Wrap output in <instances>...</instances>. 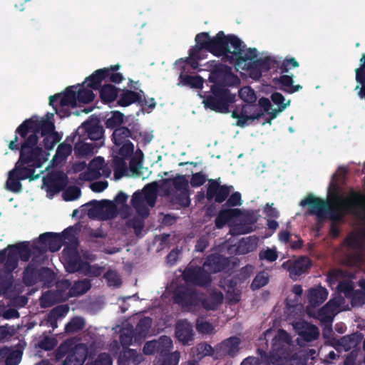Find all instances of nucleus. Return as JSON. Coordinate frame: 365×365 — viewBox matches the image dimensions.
I'll return each instance as SVG.
<instances>
[{"label": "nucleus", "instance_id": "obj_1", "mask_svg": "<svg viewBox=\"0 0 365 365\" xmlns=\"http://www.w3.org/2000/svg\"><path fill=\"white\" fill-rule=\"evenodd\" d=\"M330 187H333L334 196L337 201L334 206L312 194L308 195L300 202L301 206L309 207V215L317 217L319 229V224L327 218L333 222H341L346 214H356L360 208H365V195L351 190L350 196L344 197L339 194L338 186L333 182L330 183Z\"/></svg>", "mask_w": 365, "mask_h": 365}, {"label": "nucleus", "instance_id": "obj_2", "mask_svg": "<svg viewBox=\"0 0 365 365\" xmlns=\"http://www.w3.org/2000/svg\"><path fill=\"white\" fill-rule=\"evenodd\" d=\"M19 150V158L16 165L21 168L29 169L31 175H35L36 169L41 168L48 160L49 153L43 150L41 147L38 146V136L35 134H30L24 138Z\"/></svg>", "mask_w": 365, "mask_h": 365}, {"label": "nucleus", "instance_id": "obj_3", "mask_svg": "<svg viewBox=\"0 0 365 365\" xmlns=\"http://www.w3.org/2000/svg\"><path fill=\"white\" fill-rule=\"evenodd\" d=\"M161 189L163 195L169 197L172 204L184 208L190 206L189 182L185 175L178 174L164 179Z\"/></svg>", "mask_w": 365, "mask_h": 365}, {"label": "nucleus", "instance_id": "obj_4", "mask_svg": "<svg viewBox=\"0 0 365 365\" xmlns=\"http://www.w3.org/2000/svg\"><path fill=\"white\" fill-rule=\"evenodd\" d=\"M14 139L11 140L9 148L11 150H19V145L18 143L19 135L21 138L28 137L29 133L35 134L38 136L40 133L41 136L51 135L52 133H58L55 131L54 123L48 119L38 120L36 116H33L26 119L16 130Z\"/></svg>", "mask_w": 365, "mask_h": 365}, {"label": "nucleus", "instance_id": "obj_5", "mask_svg": "<svg viewBox=\"0 0 365 365\" xmlns=\"http://www.w3.org/2000/svg\"><path fill=\"white\" fill-rule=\"evenodd\" d=\"M240 39L235 35L225 34L220 31L215 36L212 37L210 53L217 57H221L225 62L230 63L232 60V51L239 47Z\"/></svg>", "mask_w": 365, "mask_h": 365}, {"label": "nucleus", "instance_id": "obj_6", "mask_svg": "<svg viewBox=\"0 0 365 365\" xmlns=\"http://www.w3.org/2000/svg\"><path fill=\"white\" fill-rule=\"evenodd\" d=\"M210 91L212 93L203 101L205 107L217 113H228L230 104L235 101L236 95L223 86H211Z\"/></svg>", "mask_w": 365, "mask_h": 365}, {"label": "nucleus", "instance_id": "obj_7", "mask_svg": "<svg viewBox=\"0 0 365 365\" xmlns=\"http://www.w3.org/2000/svg\"><path fill=\"white\" fill-rule=\"evenodd\" d=\"M7 260L4 264L5 272L8 274H12L18 267L19 259L27 262L31 257V251L29 242H21L16 245H10L7 247Z\"/></svg>", "mask_w": 365, "mask_h": 365}, {"label": "nucleus", "instance_id": "obj_8", "mask_svg": "<svg viewBox=\"0 0 365 365\" xmlns=\"http://www.w3.org/2000/svg\"><path fill=\"white\" fill-rule=\"evenodd\" d=\"M210 73L209 75V81L213 83L212 86H231L234 81L237 80V77L235 75L231 67L224 65L220 62L213 61L210 64Z\"/></svg>", "mask_w": 365, "mask_h": 365}, {"label": "nucleus", "instance_id": "obj_9", "mask_svg": "<svg viewBox=\"0 0 365 365\" xmlns=\"http://www.w3.org/2000/svg\"><path fill=\"white\" fill-rule=\"evenodd\" d=\"M205 267L187 266L182 272V279L187 284L200 287H207L212 282L210 273L205 270Z\"/></svg>", "mask_w": 365, "mask_h": 365}, {"label": "nucleus", "instance_id": "obj_10", "mask_svg": "<svg viewBox=\"0 0 365 365\" xmlns=\"http://www.w3.org/2000/svg\"><path fill=\"white\" fill-rule=\"evenodd\" d=\"M346 246L351 250L345 255V263L350 267H356L363 262L364 243L356 234H350L344 240Z\"/></svg>", "mask_w": 365, "mask_h": 365}, {"label": "nucleus", "instance_id": "obj_11", "mask_svg": "<svg viewBox=\"0 0 365 365\" xmlns=\"http://www.w3.org/2000/svg\"><path fill=\"white\" fill-rule=\"evenodd\" d=\"M234 190L232 185H221L220 178L209 179L207 185L206 198L209 202L221 204Z\"/></svg>", "mask_w": 365, "mask_h": 365}, {"label": "nucleus", "instance_id": "obj_12", "mask_svg": "<svg viewBox=\"0 0 365 365\" xmlns=\"http://www.w3.org/2000/svg\"><path fill=\"white\" fill-rule=\"evenodd\" d=\"M78 241L69 244L63 250V256L66 262V270L70 273L82 270L85 267L89 266L88 262L81 259L78 250Z\"/></svg>", "mask_w": 365, "mask_h": 365}, {"label": "nucleus", "instance_id": "obj_13", "mask_svg": "<svg viewBox=\"0 0 365 365\" xmlns=\"http://www.w3.org/2000/svg\"><path fill=\"white\" fill-rule=\"evenodd\" d=\"M289 341V336L288 334L284 330H279L278 335L272 339L273 353L268 355L265 351L260 349H257L262 359L261 364L271 365V364H276L278 361L277 356L282 354V348L284 344H288Z\"/></svg>", "mask_w": 365, "mask_h": 365}, {"label": "nucleus", "instance_id": "obj_14", "mask_svg": "<svg viewBox=\"0 0 365 365\" xmlns=\"http://www.w3.org/2000/svg\"><path fill=\"white\" fill-rule=\"evenodd\" d=\"M39 175V174H36V176L31 175V172L29 169L21 168L15 165L14 168L9 172L6 187L12 192H20L22 190L21 180L26 179H29L30 181L38 179Z\"/></svg>", "mask_w": 365, "mask_h": 365}, {"label": "nucleus", "instance_id": "obj_15", "mask_svg": "<svg viewBox=\"0 0 365 365\" xmlns=\"http://www.w3.org/2000/svg\"><path fill=\"white\" fill-rule=\"evenodd\" d=\"M68 184V177L63 171H55L48 173L43 178V186L46 187L48 194L54 195L66 187Z\"/></svg>", "mask_w": 365, "mask_h": 365}, {"label": "nucleus", "instance_id": "obj_16", "mask_svg": "<svg viewBox=\"0 0 365 365\" xmlns=\"http://www.w3.org/2000/svg\"><path fill=\"white\" fill-rule=\"evenodd\" d=\"M173 302L182 308H190L198 304V294L196 290L182 286L174 291Z\"/></svg>", "mask_w": 365, "mask_h": 365}, {"label": "nucleus", "instance_id": "obj_17", "mask_svg": "<svg viewBox=\"0 0 365 365\" xmlns=\"http://www.w3.org/2000/svg\"><path fill=\"white\" fill-rule=\"evenodd\" d=\"M279 69V61L271 58L265 57L256 59L249 64L247 70L254 78H259L262 72L269 71L271 69Z\"/></svg>", "mask_w": 365, "mask_h": 365}, {"label": "nucleus", "instance_id": "obj_18", "mask_svg": "<svg viewBox=\"0 0 365 365\" xmlns=\"http://www.w3.org/2000/svg\"><path fill=\"white\" fill-rule=\"evenodd\" d=\"M246 45L240 40L239 47H237L232 51V60L230 61V64L237 66H241L242 64H247V67L251 62L255 61L257 56V49L255 48H250L245 52Z\"/></svg>", "mask_w": 365, "mask_h": 365}, {"label": "nucleus", "instance_id": "obj_19", "mask_svg": "<svg viewBox=\"0 0 365 365\" xmlns=\"http://www.w3.org/2000/svg\"><path fill=\"white\" fill-rule=\"evenodd\" d=\"M230 265V258L218 253L207 255L203 263V267L207 268L208 272L210 274L222 272L229 268Z\"/></svg>", "mask_w": 365, "mask_h": 365}, {"label": "nucleus", "instance_id": "obj_20", "mask_svg": "<svg viewBox=\"0 0 365 365\" xmlns=\"http://www.w3.org/2000/svg\"><path fill=\"white\" fill-rule=\"evenodd\" d=\"M240 340L238 337H230L215 346V358H223L227 356L235 357L239 351Z\"/></svg>", "mask_w": 365, "mask_h": 365}, {"label": "nucleus", "instance_id": "obj_21", "mask_svg": "<svg viewBox=\"0 0 365 365\" xmlns=\"http://www.w3.org/2000/svg\"><path fill=\"white\" fill-rule=\"evenodd\" d=\"M175 335L183 345H188L194 340L193 327L187 319H180L175 324Z\"/></svg>", "mask_w": 365, "mask_h": 365}, {"label": "nucleus", "instance_id": "obj_22", "mask_svg": "<svg viewBox=\"0 0 365 365\" xmlns=\"http://www.w3.org/2000/svg\"><path fill=\"white\" fill-rule=\"evenodd\" d=\"M138 135H141V132L139 131L138 128L135 129V125L131 128H128L126 126H121L113 130L112 140L115 145L120 146L125 142L129 140V138H131L133 140H137Z\"/></svg>", "mask_w": 365, "mask_h": 365}, {"label": "nucleus", "instance_id": "obj_23", "mask_svg": "<svg viewBox=\"0 0 365 365\" xmlns=\"http://www.w3.org/2000/svg\"><path fill=\"white\" fill-rule=\"evenodd\" d=\"M38 242L43 246V250L48 247L51 252L58 251L62 245V236L59 233L44 232L39 235Z\"/></svg>", "mask_w": 365, "mask_h": 365}, {"label": "nucleus", "instance_id": "obj_24", "mask_svg": "<svg viewBox=\"0 0 365 365\" xmlns=\"http://www.w3.org/2000/svg\"><path fill=\"white\" fill-rule=\"evenodd\" d=\"M104 160L102 157L95 158L91 162V166L87 171L80 174L79 178L84 181H92L98 179L101 176L102 167L103 166Z\"/></svg>", "mask_w": 365, "mask_h": 365}, {"label": "nucleus", "instance_id": "obj_25", "mask_svg": "<svg viewBox=\"0 0 365 365\" xmlns=\"http://www.w3.org/2000/svg\"><path fill=\"white\" fill-rule=\"evenodd\" d=\"M88 138L92 140H100L103 136L104 130L97 118H91L82 124Z\"/></svg>", "mask_w": 365, "mask_h": 365}, {"label": "nucleus", "instance_id": "obj_26", "mask_svg": "<svg viewBox=\"0 0 365 365\" xmlns=\"http://www.w3.org/2000/svg\"><path fill=\"white\" fill-rule=\"evenodd\" d=\"M242 214V211L239 208H223L215 220V227L218 229L222 228L227 222L241 217Z\"/></svg>", "mask_w": 365, "mask_h": 365}, {"label": "nucleus", "instance_id": "obj_27", "mask_svg": "<svg viewBox=\"0 0 365 365\" xmlns=\"http://www.w3.org/2000/svg\"><path fill=\"white\" fill-rule=\"evenodd\" d=\"M242 214V211L239 208H223L215 220V227L218 229L222 228L227 222L241 217Z\"/></svg>", "mask_w": 365, "mask_h": 365}, {"label": "nucleus", "instance_id": "obj_28", "mask_svg": "<svg viewBox=\"0 0 365 365\" xmlns=\"http://www.w3.org/2000/svg\"><path fill=\"white\" fill-rule=\"evenodd\" d=\"M242 214V211L239 208H223L215 220V227L218 229L222 228L227 222L241 217Z\"/></svg>", "mask_w": 365, "mask_h": 365}, {"label": "nucleus", "instance_id": "obj_29", "mask_svg": "<svg viewBox=\"0 0 365 365\" xmlns=\"http://www.w3.org/2000/svg\"><path fill=\"white\" fill-rule=\"evenodd\" d=\"M90 203L93 205L98 212L101 211L103 208L106 209L102 216L103 220L113 219L118 215L117 205L113 201L109 200H102L101 201L93 200Z\"/></svg>", "mask_w": 365, "mask_h": 365}, {"label": "nucleus", "instance_id": "obj_30", "mask_svg": "<svg viewBox=\"0 0 365 365\" xmlns=\"http://www.w3.org/2000/svg\"><path fill=\"white\" fill-rule=\"evenodd\" d=\"M328 294L327 289L320 285L310 288L307 293L309 305L312 307H319L327 299Z\"/></svg>", "mask_w": 365, "mask_h": 365}, {"label": "nucleus", "instance_id": "obj_31", "mask_svg": "<svg viewBox=\"0 0 365 365\" xmlns=\"http://www.w3.org/2000/svg\"><path fill=\"white\" fill-rule=\"evenodd\" d=\"M143 91L140 90L139 92H135L131 90L125 89L119 96L117 101L118 106L122 107H127L133 103L143 102Z\"/></svg>", "mask_w": 365, "mask_h": 365}, {"label": "nucleus", "instance_id": "obj_32", "mask_svg": "<svg viewBox=\"0 0 365 365\" xmlns=\"http://www.w3.org/2000/svg\"><path fill=\"white\" fill-rule=\"evenodd\" d=\"M311 266L312 262L307 257H300L289 265L288 272L292 278H296L306 272Z\"/></svg>", "mask_w": 365, "mask_h": 365}, {"label": "nucleus", "instance_id": "obj_33", "mask_svg": "<svg viewBox=\"0 0 365 365\" xmlns=\"http://www.w3.org/2000/svg\"><path fill=\"white\" fill-rule=\"evenodd\" d=\"M212 37L207 32L199 33L195 36V46L190 48L191 56H195L197 53H200L202 50L210 52Z\"/></svg>", "mask_w": 365, "mask_h": 365}, {"label": "nucleus", "instance_id": "obj_34", "mask_svg": "<svg viewBox=\"0 0 365 365\" xmlns=\"http://www.w3.org/2000/svg\"><path fill=\"white\" fill-rule=\"evenodd\" d=\"M143 360L142 355L135 349L120 351L118 359V365H138Z\"/></svg>", "mask_w": 365, "mask_h": 365}, {"label": "nucleus", "instance_id": "obj_35", "mask_svg": "<svg viewBox=\"0 0 365 365\" xmlns=\"http://www.w3.org/2000/svg\"><path fill=\"white\" fill-rule=\"evenodd\" d=\"M239 96L240 98L245 102L247 103V105H245L244 106H247V108H249L250 111L252 110L259 109L255 102L257 101V96L255 91L250 86H244L239 90Z\"/></svg>", "mask_w": 365, "mask_h": 365}, {"label": "nucleus", "instance_id": "obj_36", "mask_svg": "<svg viewBox=\"0 0 365 365\" xmlns=\"http://www.w3.org/2000/svg\"><path fill=\"white\" fill-rule=\"evenodd\" d=\"M263 115V112L259 109L250 111L249 108H247V106H242L240 117L237 119V125L240 127H245L247 125L249 120H258Z\"/></svg>", "mask_w": 365, "mask_h": 365}, {"label": "nucleus", "instance_id": "obj_37", "mask_svg": "<svg viewBox=\"0 0 365 365\" xmlns=\"http://www.w3.org/2000/svg\"><path fill=\"white\" fill-rule=\"evenodd\" d=\"M108 72V71L103 68L98 69L85 79L83 84L86 83L87 87L94 90L99 89L101 87L102 81L106 79V73Z\"/></svg>", "mask_w": 365, "mask_h": 365}, {"label": "nucleus", "instance_id": "obj_38", "mask_svg": "<svg viewBox=\"0 0 365 365\" xmlns=\"http://www.w3.org/2000/svg\"><path fill=\"white\" fill-rule=\"evenodd\" d=\"M223 294L221 292H212L208 297L203 299L202 306L206 310H216L223 302Z\"/></svg>", "mask_w": 365, "mask_h": 365}, {"label": "nucleus", "instance_id": "obj_39", "mask_svg": "<svg viewBox=\"0 0 365 365\" xmlns=\"http://www.w3.org/2000/svg\"><path fill=\"white\" fill-rule=\"evenodd\" d=\"M78 86H70L67 88L64 93H60V106H71L75 108L76 106L77 97H76V89Z\"/></svg>", "mask_w": 365, "mask_h": 365}, {"label": "nucleus", "instance_id": "obj_40", "mask_svg": "<svg viewBox=\"0 0 365 365\" xmlns=\"http://www.w3.org/2000/svg\"><path fill=\"white\" fill-rule=\"evenodd\" d=\"M274 81L281 86L280 89L288 93H294L302 88L300 85L293 86V78L288 75H282Z\"/></svg>", "mask_w": 365, "mask_h": 365}, {"label": "nucleus", "instance_id": "obj_41", "mask_svg": "<svg viewBox=\"0 0 365 365\" xmlns=\"http://www.w3.org/2000/svg\"><path fill=\"white\" fill-rule=\"evenodd\" d=\"M258 105L263 113L265 112L269 115H271V119L277 118V115L283 111L287 107V104H283L279 106L277 108L272 109V103L267 98L262 97L258 101Z\"/></svg>", "mask_w": 365, "mask_h": 365}, {"label": "nucleus", "instance_id": "obj_42", "mask_svg": "<svg viewBox=\"0 0 365 365\" xmlns=\"http://www.w3.org/2000/svg\"><path fill=\"white\" fill-rule=\"evenodd\" d=\"M86 359V354L84 350H80L77 348L69 352L64 361L63 365H83Z\"/></svg>", "mask_w": 365, "mask_h": 365}, {"label": "nucleus", "instance_id": "obj_43", "mask_svg": "<svg viewBox=\"0 0 365 365\" xmlns=\"http://www.w3.org/2000/svg\"><path fill=\"white\" fill-rule=\"evenodd\" d=\"M119 89L112 84H106L101 87L100 98L103 103L113 102L118 96Z\"/></svg>", "mask_w": 365, "mask_h": 365}, {"label": "nucleus", "instance_id": "obj_44", "mask_svg": "<svg viewBox=\"0 0 365 365\" xmlns=\"http://www.w3.org/2000/svg\"><path fill=\"white\" fill-rule=\"evenodd\" d=\"M334 306L331 301L328 302L324 307L317 312V318L322 323L331 325L333 321Z\"/></svg>", "mask_w": 365, "mask_h": 365}, {"label": "nucleus", "instance_id": "obj_45", "mask_svg": "<svg viewBox=\"0 0 365 365\" xmlns=\"http://www.w3.org/2000/svg\"><path fill=\"white\" fill-rule=\"evenodd\" d=\"M157 183H151L146 185L143 190V195L144 200L146 201L148 205L153 207L155 206L158 194H157Z\"/></svg>", "mask_w": 365, "mask_h": 365}, {"label": "nucleus", "instance_id": "obj_46", "mask_svg": "<svg viewBox=\"0 0 365 365\" xmlns=\"http://www.w3.org/2000/svg\"><path fill=\"white\" fill-rule=\"evenodd\" d=\"M152 319L149 317H144L141 318L138 322L134 333L136 336L145 338L151 327Z\"/></svg>", "mask_w": 365, "mask_h": 365}, {"label": "nucleus", "instance_id": "obj_47", "mask_svg": "<svg viewBox=\"0 0 365 365\" xmlns=\"http://www.w3.org/2000/svg\"><path fill=\"white\" fill-rule=\"evenodd\" d=\"M359 341L360 338L359 335L354 333L341 337L338 340L337 344L339 346H341L346 351H347L356 347Z\"/></svg>", "mask_w": 365, "mask_h": 365}, {"label": "nucleus", "instance_id": "obj_48", "mask_svg": "<svg viewBox=\"0 0 365 365\" xmlns=\"http://www.w3.org/2000/svg\"><path fill=\"white\" fill-rule=\"evenodd\" d=\"M299 335L305 341L311 342L319 338V331L317 326L307 324L306 327L299 332Z\"/></svg>", "mask_w": 365, "mask_h": 365}, {"label": "nucleus", "instance_id": "obj_49", "mask_svg": "<svg viewBox=\"0 0 365 365\" xmlns=\"http://www.w3.org/2000/svg\"><path fill=\"white\" fill-rule=\"evenodd\" d=\"M124 120V115L118 110L111 112V115L106 120L105 125L107 128L115 130V128L122 126Z\"/></svg>", "mask_w": 365, "mask_h": 365}, {"label": "nucleus", "instance_id": "obj_50", "mask_svg": "<svg viewBox=\"0 0 365 365\" xmlns=\"http://www.w3.org/2000/svg\"><path fill=\"white\" fill-rule=\"evenodd\" d=\"M78 86L76 89L77 101L83 103H89L92 102L95 98L92 88H85L83 84L81 86Z\"/></svg>", "mask_w": 365, "mask_h": 365}, {"label": "nucleus", "instance_id": "obj_51", "mask_svg": "<svg viewBox=\"0 0 365 365\" xmlns=\"http://www.w3.org/2000/svg\"><path fill=\"white\" fill-rule=\"evenodd\" d=\"M91 287L89 279H84L76 282L70 289L71 294L73 296H80L86 293Z\"/></svg>", "mask_w": 365, "mask_h": 365}, {"label": "nucleus", "instance_id": "obj_52", "mask_svg": "<svg viewBox=\"0 0 365 365\" xmlns=\"http://www.w3.org/2000/svg\"><path fill=\"white\" fill-rule=\"evenodd\" d=\"M180 78L184 85L193 88H202L204 83L203 78L200 76L180 75Z\"/></svg>", "mask_w": 365, "mask_h": 365}, {"label": "nucleus", "instance_id": "obj_53", "mask_svg": "<svg viewBox=\"0 0 365 365\" xmlns=\"http://www.w3.org/2000/svg\"><path fill=\"white\" fill-rule=\"evenodd\" d=\"M22 279L25 285H34L37 282V272L35 267L29 264L23 272Z\"/></svg>", "mask_w": 365, "mask_h": 365}, {"label": "nucleus", "instance_id": "obj_54", "mask_svg": "<svg viewBox=\"0 0 365 365\" xmlns=\"http://www.w3.org/2000/svg\"><path fill=\"white\" fill-rule=\"evenodd\" d=\"M159 343L157 347L156 353L159 354V357L163 356L165 354H170V350L173 346L172 340L167 336H160L158 340Z\"/></svg>", "mask_w": 365, "mask_h": 365}, {"label": "nucleus", "instance_id": "obj_55", "mask_svg": "<svg viewBox=\"0 0 365 365\" xmlns=\"http://www.w3.org/2000/svg\"><path fill=\"white\" fill-rule=\"evenodd\" d=\"M72 153V146L66 143L58 145L56 154L53 158V160H65Z\"/></svg>", "mask_w": 365, "mask_h": 365}, {"label": "nucleus", "instance_id": "obj_56", "mask_svg": "<svg viewBox=\"0 0 365 365\" xmlns=\"http://www.w3.org/2000/svg\"><path fill=\"white\" fill-rule=\"evenodd\" d=\"M85 327V322L81 317H73L65 326V331L68 334H73L82 330Z\"/></svg>", "mask_w": 365, "mask_h": 365}, {"label": "nucleus", "instance_id": "obj_57", "mask_svg": "<svg viewBox=\"0 0 365 365\" xmlns=\"http://www.w3.org/2000/svg\"><path fill=\"white\" fill-rule=\"evenodd\" d=\"M180 358V354L178 351H174L170 354H165L158 359L155 365H178Z\"/></svg>", "mask_w": 365, "mask_h": 365}, {"label": "nucleus", "instance_id": "obj_58", "mask_svg": "<svg viewBox=\"0 0 365 365\" xmlns=\"http://www.w3.org/2000/svg\"><path fill=\"white\" fill-rule=\"evenodd\" d=\"M269 282V275L265 272H259L257 274V275L253 279L251 284L250 289L253 291L257 290L265 285H267Z\"/></svg>", "mask_w": 365, "mask_h": 365}, {"label": "nucleus", "instance_id": "obj_59", "mask_svg": "<svg viewBox=\"0 0 365 365\" xmlns=\"http://www.w3.org/2000/svg\"><path fill=\"white\" fill-rule=\"evenodd\" d=\"M92 144L86 143H77L74 146V153L78 158H82L91 155L93 153Z\"/></svg>", "mask_w": 365, "mask_h": 365}, {"label": "nucleus", "instance_id": "obj_60", "mask_svg": "<svg viewBox=\"0 0 365 365\" xmlns=\"http://www.w3.org/2000/svg\"><path fill=\"white\" fill-rule=\"evenodd\" d=\"M348 299L353 307H361L365 304V291L356 289Z\"/></svg>", "mask_w": 365, "mask_h": 365}, {"label": "nucleus", "instance_id": "obj_61", "mask_svg": "<svg viewBox=\"0 0 365 365\" xmlns=\"http://www.w3.org/2000/svg\"><path fill=\"white\" fill-rule=\"evenodd\" d=\"M196 351L197 355L202 358L206 356L215 357V347L212 348L211 345L207 342H201L196 346Z\"/></svg>", "mask_w": 365, "mask_h": 365}, {"label": "nucleus", "instance_id": "obj_62", "mask_svg": "<svg viewBox=\"0 0 365 365\" xmlns=\"http://www.w3.org/2000/svg\"><path fill=\"white\" fill-rule=\"evenodd\" d=\"M134 334V330L133 329L123 330L120 333V342L123 348V350L122 351L130 349H128V346L132 344Z\"/></svg>", "mask_w": 365, "mask_h": 365}, {"label": "nucleus", "instance_id": "obj_63", "mask_svg": "<svg viewBox=\"0 0 365 365\" xmlns=\"http://www.w3.org/2000/svg\"><path fill=\"white\" fill-rule=\"evenodd\" d=\"M242 202L241 193L237 191L230 194L223 207L233 208L234 207L242 205Z\"/></svg>", "mask_w": 365, "mask_h": 365}, {"label": "nucleus", "instance_id": "obj_64", "mask_svg": "<svg viewBox=\"0 0 365 365\" xmlns=\"http://www.w3.org/2000/svg\"><path fill=\"white\" fill-rule=\"evenodd\" d=\"M43 137L42 145L46 150H52L61 138L58 133H52L51 135H47Z\"/></svg>", "mask_w": 365, "mask_h": 365}]
</instances>
